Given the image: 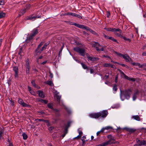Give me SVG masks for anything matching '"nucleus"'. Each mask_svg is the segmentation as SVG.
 <instances>
[{
  "mask_svg": "<svg viewBox=\"0 0 146 146\" xmlns=\"http://www.w3.org/2000/svg\"><path fill=\"white\" fill-rule=\"evenodd\" d=\"M132 118L137 121H140V118L138 115L132 116Z\"/></svg>",
  "mask_w": 146,
  "mask_h": 146,
  "instance_id": "20",
  "label": "nucleus"
},
{
  "mask_svg": "<svg viewBox=\"0 0 146 146\" xmlns=\"http://www.w3.org/2000/svg\"><path fill=\"white\" fill-rule=\"evenodd\" d=\"M78 132L79 133V135H79L80 137H81L83 133L79 129L78 130Z\"/></svg>",
  "mask_w": 146,
  "mask_h": 146,
  "instance_id": "45",
  "label": "nucleus"
},
{
  "mask_svg": "<svg viewBox=\"0 0 146 146\" xmlns=\"http://www.w3.org/2000/svg\"><path fill=\"white\" fill-rule=\"evenodd\" d=\"M3 133V131L2 130H0V139L1 138V137Z\"/></svg>",
  "mask_w": 146,
  "mask_h": 146,
  "instance_id": "48",
  "label": "nucleus"
},
{
  "mask_svg": "<svg viewBox=\"0 0 146 146\" xmlns=\"http://www.w3.org/2000/svg\"><path fill=\"white\" fill-rule=\"evenodd\" d=\"M13 70L15 72V74H14L15 78H18V69L17 67L16 66H14L13 68Z\"/></svg>",
  "mask_w": 146,
  "mask_h": 146,
  "instance_id": "12",
  "label": "nucleus"
},
{
  "mask_svg": "<svg viewBox=\"0 0 146 146\" xmlns=\"http://www.w3.org/2000/svg\"><path fill=\"white\" fill-rule=\"evenodd\" d=\"M74 25L75 26L81 29H83V28L84 27V25H80L76 23H75Z\"/></svg>",
  "mask_w": 146,
  "mask_h": 146,
  "instance_id": "27",
  "label": "nucleus"
},
{
  "mask_svg": "<svg viewBox=\"0 0 146 146\" xmlns=\"http://www.w3.org/2000/svg\"><path fill=\"white\" fill-rule=\"evenodd\" d=\"M40 17V16H33V15L30 16L28 17L27 19V20H30L31 21H33L35 20L36 18H39Z\"/></svg>",
  "mask_w": 146,
  "mask_h": 146,
  "instance_id": "13",
  "label": "nucleus"
},
{
  "mask_svg": "<svg viewBox=\"0 0 146 146\" xmlns=\"http://www.w3.org/2000/svg\"><path fill=\"white\" fill-rule=\"evenodd\" d=\"M74 17H78V18H80V19H81L82 18V17L80 15H77L76 14H75V16Z\"/></svg>",
  "mask_w": 146,
  "mask_h": 146,
  "instance_id": "46",
  "label": "nucleus"
},
{
  "mask_svg": "<svg viewBox=\"0 0 146 146\" xmlns=\"http://www.w3.org/2000/svg\"><path fill=\"white\" fill-rule=\"evenodd\" d=\"M28 88L29 90L30 91V92L31 93V88L30 86H28Z\"/></svg>",
  "mask_w": 146,
  "mask_h": 146,
  "instance_id": "61",
  "label": "nucleus"
},
{
  "mask_svg": "<svg viewBox=\"0 0 146 146\" xmlns=\"http://www.w3.org/2000/svg\"><path fill=\"white\" fill-rule=\"evenodd\" d=\"M48 44H47V43L45 44L39 50V51L37 52V55H38L42 51L45 50Z\"/></svg>",
  "mask_w": 146,
  "mask_h": 146,
  "instance_id": "11",
  "label": "nucleus"
},
{
  "mask_svg": "<svg viewBox=\"0 0 146 146\" xmlns=\"http://www.w3.org/2000/svg\"><path fill=\"white\" fill-rule=\"evenodd\" d=\"M86 138V137H85L83 136L81 139V140L83 141V142H84V141H86V140H85Z\"/></svg>",
  "mask_w": 146,
  "mask_h": 146,
  "instance_id": "50",
  "label": "nucleus"
},
{
  "mask_svg": "<svg viewBox=\"0 0 146 146\" xmlns=\"http://www.w3.org/2000/svg\"><path fill=\"white\" fill-rule=\"evenodd\" d=\"M132 89H129L122 91L120 90V96L121 98L122 95L123 94L127 99H129L130 97V95L132 93Z\"/></svg>",
  "mask_w": 146,
  "mask_h": 146,
  "instance_id": "1",
  "label": "nucleus"
},
{
  "mask_svg": "<svg viewBox=\"0 0 146 146\" xmlns=\"http://www.w3.org/2000/svg\"><path fill=\"white\" fill-rule=\"evenodd\" d=\"M22 136H23V139H26L27 138V135L25 133H24L22 134Z\"/></svg>",
  "mask_w": 146,
  "mask_h": 146,
  "instance_id": "35",
  "label": "nucleus"
},
{
  "mask_svg": "<svg viewBox=\"0 0 146 146\" xmlns=\"http://www.w3.org/2000/svg\"><path fill=\"white\" fill-rule=\"evenodd\" d=\"M53 129H54V127H50L49 128V130L50 131L52 130Z\"/></svg>",
  "mask_w": 146,
  "mask_h": 146,
  "instance_id": "62",
  "label": "nucleus"
},
{
  "mask_svg": "<svg viewBox=\"0 0 146 146\" xmlns=\"http://www.w3.org/2000/svg\"><path fill=\"white\" fill-rule=\"evenodd\" d=\"M31 83L32 84V85L34 86L36 88V85L35 83V81L33 80L31 82Z\"/></svg>",
  "mask_w": 146,
  "mask_h": 146,
  "instance_id": "42",
  "label": "nucleus"
},
{
  "mask_svg": "<svg viewBox=\"0 0 146 146\" xmlns=\"http://www.w3.org/2000/svg\"><path fill=\"white\" fill-rule=\"evenodd\" d=\"M55 95H56V98H57V101L59 103L60 100V99L61 97L59 96H58L57 95V94H55Z\"/></svg>",
  "mask_w": 146,
  "mask_h": 146,
  "instance_id": "37",
  "label": "nucleus"
},
{
  "mask_svg": "<svg viewBox=\"0 0 146 146\" xmlns=\"http://www.w3.org/2000/svg\"><path fill=\"white\" fill-rule=\"evenodd\" d=\"M30 67L29 66H27L26 68V72L27 74H29V72Z\"/></svg>",
  "mask_w": 146,
  "mask_h": 146,
  "instance_id": "36",
  "label": "nucleus"
},
{
  "mask_svg": "<svg viewBox=\"0 0 146 146\" xmlns=\"http://www.w3.org/2000/svg\"><path fill=\"white\" fill-rule=\"evenodd\" d=\"M80 64L82 65L83 68L84 69H87V70L88 71L89 69L87 66L86 64L83 63L82 62H80Z\"/></svg>",
  "mask_w": 146,
  "mask_h": 146,
  "instance_id": "25",
  "label": "nucleus"
},
{
  "mask_svg": "<svg viewBox=\"0 0 146 146\" xmlns=\"http://www.w3.org/2000/svg\"><path fill=\"white\" fill-rule=\"evenodd\" d=\"M136 142L137 144V145L141 146L145 145L146 146V141L143 140L141 141L139 139H137L136 140Z\"/></svg>",
  "mask_w": 146,
  "mask_h": 146,
  "instance_id": "6",
  "label": "nucleus"
},
{
  "mask_svg": "<svg viewBox=\"0 0 146 146\" xmlns=\"http://www.w3.org/2000/svg\"><path fill=\"white\" fill-rule=\"evenodd\" d=\"M100 113V117H102L104 118L107 115L108 112L106 110H104L101 112H99Z\"/></svg>",
  "mask_w": 146,
  "mask_h": 146,
  "instance_id": "7",
  "label": "nucleus"
},
{
  "mask_svg": "<svg viewBox=\"0 0 146 146\" xmlns=\"http://www.w3.org/2000/svg\"><path fill=\"white\" fill-rule=\"evenodd\" d=\"M90 72L91 74H92L94 72V70L92 68H90Z\"/></svg>",
  "mask_w": 146,
  "mask_h": 146,
  "instance_id": "58",
  "label": "nucleus"
},
{
  "mask_svg": "<svg viewBox=\"0 0 146 146\" xmlns=\"http://www.w3.org/2000/svg\"><path fill=\"white\" fill-rule=\"evenodd\" d=\"M11 80L10 78H9L7 80V83L8 84L9 86L11 84Z\"/></svg>",
  "mask_w": 146,
  "mask_h": 146,
  "instance_id": "40",
  "label": "nucleus"
},
{
  "mask_svg": "<svg viewBox=\"0 0 146 146\" xmlns=\"http://www.w3.org/2000/svg\"><path fill=\"white\" fill-rule=\"evenodd\" d=\"M96 43L97 44L96 46H97V47H98V48H100V47L102 48V47H103L104 48V47L103 46H102L101 45H100L98 42H97V43Z\"/></svg>",
  "mask_w": 146,
  "mask_h": 146,
  "instance_id": "47",
  "label": "nucleus"
},
{
  "mask_svg": "<svg viewBox=\"0 0 146 146\" xmlns=\"http://www.w3.org/2000/svg\"><path fill=\"white\" fill-rule=\"evenodd\" d=\"M19 103L23 107H27L28 105L27 104L24 103L23 100L21 98H19L18 100Z\"/></svg>",
  "mask_w": 146,
  "mask_h": 146,
  "instance_id": "10",
  "label": "nucleus"
},
{
  "mask_svg": "<svg viewBox=\"0 0 146 146\" xmlns=\"http://www.w3.org/2000/svg\"><path fill=\"white\" fill-rule=\"evenodd\" d=\"M97 42H94L92 44V45L93 47H95L96 48V50L98 51H103L104 50V48L103 47H102L100 48H98L97 47V44L96 43H97Z\"/></svg>",
  "mask_w": 146,
  "mask_h": 146,
  "instance_id": "9",
  "label": "nucleus"
},
{
  "mask_svg": "<svg viewBox=\"0 0 146 146\" xmlns=\"http://www.w3.org/2000/svg\"><path fill=\"white\" fill-rule=\"evenodd\" d=\"M4 1L2 0L0 1V5H3L4 4Z\"/></svg>",
  "mask_w": 146,
  "mask_h": 146,
  "instance_id": "55",
  "label": "nucleus"
},
{
  "mask_svg": "<svg viewBox=\"0 0 146 146\" xmlns=\"http://www.w3.org/2000/svg\"><path fill=\"white\" fill-rule=\"evenodd\" d=\"M105 29L107 31L112 32L113 28H106Z\"/></svg>",
  "mask_w": 146,
  "mask_h": 146,
  "instance_id": "49",
  "label": "nucleus"
},
{
  "mask_svg": "<svg viewBox=\"0 0 146 146\" xmlns=\"http://www.w3.org/2000/svg\"><path fill=\"white\" fill-rule=\"evenodd\" d=\"M48 107L49 108L53 109V104L51 103H49L48 104Z\"/></svg>",
  "mask_w": 146,
  "mask_h": 146,
  "instance_id": "34",
  "label": "nucleus"
},
{
  "mask_svg": "<svg viewBox=\"0 0 146 146\" xmlns=\"http://www.w3.org/2000/svg\"><path fill=\"white\" fill-rule=\"evenodd\" d=\"M132 64L134 66H138L139 68H142L144 66L143 65H141L138 63H132Z\"/></svg>",
  "mask_w": 146,
  "mask_h": 146,
  "instance_id": "28",
  "label": "nucleus"
},
{
  "mask_svg": "<svg viewBox=\"0 0 146 146\" xmlns=\"http://www.w3.org/2000/svg\"><path fill=\"white\" fill-rule=\"evenodd\" d=\"M80 137L79 135H78L77 137H75L74 138V139H79L80 138Z\"/></svg>",
  "mask_w": 146,
  "mask_h": 146,
  "instance_id": "63",
  "label": "nucleus"
},
{
  "mask_svg": "<svg viewBox=\"0 0 146 146\" xmlns=\"http://www.w3.org/2000/svg\"><path fill=\"white\" fill-rule=\"evenodd\" d=\"M104 36L107 39H111L114 42H117L116 40L113 37H110L108 36H106L105 34H104Z\"/></svg>",
  "mask_w": 146,
  "mask_h": 146,
  "instance_id": "16",
  "label": "nucleus"
},
{
  "mask_svg": "<svg viewBox=\"0 0 146 146\" xmlns=\"http://www.w3.org/2000/svg\"><path fill=\"white\" fill-rule=\"evenodd\" d=\"M113 127H112L110 126H106L104 127L102 129V131H103V132L106 129V130H109V129H112Z\"/></svg>",
  "mask_w": 146,
  "mask_h": 146,
  "instance_id": "21",
  "label": "nucleus"
},
{
  "mask_svg": "<svg viewBox=\"0 0 146 146\" xmlns=\"http://www.w3.org/2000/svg\"><path fill=\"white\" fill-rule=\"evenodd\" d=\"M103 132V131H102V129H101L100 131H98V132H97V133H96L97 135L98 136L99 135V134L101 132Z\"/></svg>",
  "mask_w": 146,
  "mask_h": 146,
  "instance_id": "54",
  "label": "nucleus"
},
{
  "mask_svg": "<svg viewBox=\"0 0 146 146\" xmlns=\"http://www.w3.org/2000/svg\"><path fill=\"white\" fill-rule=\"evenodd\" d=\"M122 74H123V76H124V78L126 79H127L128 80H129V81H135V79H134V78H131L129 77H128V76H126V75H125L123 72H122Z\"/></svg>",
  "mask_w": 146,
  "mask_h": 146,
  "instance_id": "14",
  "label": "nucleus"
},
{
  "mask_svg": "<svg viewBox=\"0 0 146 146\" xmlns=\"http://www.w3.org/2000/svg\"><path fill=\"white\" fill-rule=\"evenodd\" d=\"M142 55L146 56V52H143L142 54Z\"/></svg>",
  "mask_w": 146,
  "mask_h": 146,
  "instance_id": "64",
  "label": "nucleus"
},
{
  "mask_svg": "<svg viewBox=\"0 0 146 146\" xmlns=\"http://www.w3.org/2000/svg\"><path fill=\"white\" fill-rule=\"evenodd\" d=\"M44 43V42H41L40 44L37 47V48L36 49V50H35V52L36 54L37 55V52H38V51H39V48Z\"/></svg>",
  "mask_w": 146,
  "mask_h": 146,
  "instance_id": "17",
  "label": "nucleus"
},
{
  "mask_svg": "<svg viewBox=\"0 0 146 146\" xmlns=\"http://www.w3.org/2000/svg\"><path fill=\"white\" fill-rule=\"evenodd\" d=\"M124 129L126 130L127 131L131 133L134 132L136 131V129H134L130 128L125 127Z\"/></svg>",
  "mask_w": 146,
  "mask_h": 146,
  "instance_id": "15",
  "label": "nucleus"
},
{
  "mask_svg": "<svg viewBox=\"0 0 146 146\" xmlns=\"http://www.w3.org/2000/svg\"><path fill=\"white\" fill-rule=\"evenodd\" d=\"M72 122L71 121H69L67 123V125H66L65 127H68V128L69 127H70V124L72 123Z\"/></svg>",
  "mask_w": 146,
  "mask_h": 146,
  "instance_id": "38",
  "label": "nucleus"
},
{
  "mask_svg": "<svg viewBox=\"0 0 146 146\" xmlns=\"http://www.w3.org/2000/svg\"><path fill=\"white\" fill-rule=\"evenodd\" d=\"M118 32L119 33H122V31L119 29L113 28L112 32Z\"/></svg>",
  "mask_w": 146,
  "mask_h": 146,
  "instance_id": "24",
  "label": "nucleus"
},
{
  "mask_svg": "<svg viewBox=\"0 0 146 146\" xmlns=\"http://www.w3.org/2000/svg\"><path fill=\"white\" fill-rule=\"evenodd\" d=\"M103 66L106 67H111L112 68H114L113 65L110 63H105L104 64Z\"/></svg>",
  "mask_w": 146,
  "mask_h": 146,
  "instance_id": "22",
  "label": "nucleus"
},
{
  "mask_svg": "<svg viewBox=\"0 0 146 146\" xmlns=\"http://www.w3.org/2000/svg\"><path fill=\"white\" fill-rule=\"evenodd\" d=\"M43 100L41 99V98H39L38 99V101L39 102H41L42 103H43Z\"/></svg>",
  "mask_w": 146,
  "mask_h": 146,
  "instance_id": "60",
  "label": "nucleus"
},
{
  "mask_svg": "<svg viewBox=\"0 0 146 146\" xmlns=\"http://www.w3.org/2000/svg\"><path fill=\"white\" fill-rule=\"evenodd\" d=\"M26 11V9H24L21 10L19 12V15L20 16L23 15L24 13H25Z\"/></svg>",
  "mask_w": 146,
  "mask_h": 146,
  "instance_id": "18",
  "label": "nucleus"
},
{
  "mask_svg": "<svg viewBox=\"0 0 146 146\" xmlns=\"http://www.w3.org/2000/svg\"><path fill=\"white\" fill-rule=\"evenodd\" d=\"M86 56L87 58L90 60L94 62L95 61H98L99 60V58L98 57L90 56L89 54H86Z\"/></svg>",
  "mask_w": 146,
  "mask_h": 146,
  "instance_id": "5",
  "label": "nucleus"
},
{
  "mask_svg": "<svg viewBox=\"0 0 146 146\" xmlns=\"http://www.w3.org/2000/svg\"><path fill=\"white\" fill-rule=\"evenodd\" d=\"M75 13H70V12H68L67 13L65 14L64 15H71L73 17H74L75 15Z\"/></svg>",
  "mask_w": 146,
  "mask_h": 146,
  "instance_id": "31",
  "label": "nucleus"
},
{
  "mask_svg": "<svg viewBox=\"0 0 146 146\" xmlns=\"http://www.w3.org/2000/svg\"><path fill=\"white\" fill-rule=\"evenodd\" d=\"M31 7V5H26V6H25V9H26V11L27 10H28Z\"/></svg>",
  "mask_w": 146,
  "mask_h": 146,
  "instance_id": "43",
  "label": "nucleus"
},
{
  "mask_svg": "<svg viewBox=\"0 0 146 146\" xmlns=\"http://www.w3.org/2000/svg\"><path fill=\"white\" fill-rule=\"evenodd\" d=\"M110 15V14L109 11H107V17L108 18L109 17Z\"/></svg>",
  "mask_w": 146,
  "mask_h": 146,
  "instance_id": "53",
  "label": "nucleus"
},
{
  "mask_svg": "<svg viewBox=\"0 0 146 146\" xmlns=\"http://www.w3.org/2000/svg\"><path fill=\"white\" fill-rule=\"evenodd\" d=\"M115 53L118 56L123 57L127 62H129L131 60V58L127 54L123 55L117 52H115Z\"/></svg>",
  "mask_w": 146,
  "mask_h": 146,
  "instance_id": "4",
  "label": "nucleus"
},
{
  "mask_svg": "<svg viewBox=\"0 0 146 146\" xmlns=\"http://www.w3.org/2000/svg\"><path fill=\"white\" fill-rule=\"evenodd\" d=\"M91 33L93 34H94V35H98V34L95 32L94 31H93V30L92 31V32H91Z\"/></svg>",
  "mask_w": 146,
  "mask_h": 146,
  "instance_id": "59",
  "label": "nucleus"
},
{
  "mask_svg": "<svg viewBox=\"0 0 146 146\" xmlns=\"http://www.w3.org/2000/svg\"><path fill=\"white\" fill-rule=\"evenodd\" d=\"M52 110L54 111V112L56 113L57 116H59L60 115V114L59 113V110L56 109H53Z\"/></svg>",
  "mask_w": 146,
  "mask_h": 146,
  "instance_id": "26",
  "label": "nucleus"
},
{
  "mask_svg": "<svg viewBox=\"0 0 146 146\" xmlns=\"http://www.w3.org/2000/svg\"><path fill=\"white\" fill-rule=\"evenodd\" d=\"M136 97H137V96L133 94V101L135 100L136 98Z\"/></svg>",
  "mask_w": 146,
  "mask_h": 146,
  "instance_id": "52",
  "label": "nucleus"
},
{
  "mask_svg": "<svg viewBox=\"0 0 146 146\" xmlns=\"http://www.w3.org/2000/svg\"><path fill=\"white\" fill-rule=\"evenodd\" d=\"M117 85L115 84H114L113 88V90H114L115 92H116V91L117 90Z\"/></svg>",
  "mask_w": 146,
  "mask_h": 146,
  "instance_id": "33",
  "label": "nucleus"
},
{
  "mask_svg": "<svg viewBox=\"0 0 146 146\" xmlns=\"http://www.w3.org/2000/svg\"><path fill=\"white\" fill-rule=\"evenodd\" d=\"M34 36L31 33L28 37H27V40H31Z\"/></svg>",
  "mask_w": 146,
  "mask_h": 146,
  "instance_id": "29",
  "label": "nucleus"
},
{
  "mask_svg": "<svg viewBox=\"0 0 146 146\" xmlns=\"http://www.w3.org/2000/svg\"><path fill=\"white\" fill-rule=\"evenodd\" d=\"M123 39L125 40L126 41H127L129 42H131V40L129 38H127L126 37H124V36H123Z\"/></svg>",
  "mask_w": 146,
  "mask_h": 146,
  "instance_id": "39",
  "label": "nucleus"
},
{
  "mask_svg": "<svg viewBox=\"0 0 146 146\" xmlns=\"http://www.w3.org/2000/svg\"><path fill=\"white\" fill-rule=\"evenodd\" d=\"M64 106L65 109L67 111V112L70 113V110L69 108L66 106Z\"/></svg>",
  "mask_w": 146,
  "mask_h": 146,
  "instance_id": "41",
  "label": "nucleus"
},
{
  "mask_svg": "<svg viewBox=\"0 0 146 146\" xmlns=\"http://www.w3.org/2000/svg\"><path fill=\"white\" fill-rule=\"evenodd\" d=\"M108 137L109 139V140L108 141L103 143L97 146H106L108 144H113L114 143L113 142L111 141H115V139L114 137L112 136L111 135H108Z\"/></svg>",
  "mask_w": 146,
  "mask_h": 146,
  "instance_id": "2",
  "label": "nucleus"
},
{
  "mask_svg": "<svg viewBox=\"0 0 146 146\" xmlns=\"http://www.w3.org/2000/svg\"><path fill=\"white\" fill-rule=\"evenodd\" d=\"M5 16V13L2 12L0 13V19L3 18Z\"/></svg>",
  "mask_w": 146,
  "mask_h": 146,
  "instance_id": "30",
  "label": "nucleus"
},
{
  "mask_svg": "<svg viewBox=\"0 0 146 146\" xmlns=\"http://www.w3.org/2000/svg\"><path fill=\"white\" fill-rule=\"evenodd\" d=\"M63 46L61 48V49H60V50L59 52V56H60V54L61 53V52H62V50L63 49Z\"/></svg>",
  "mask_w": 146,
  "mask_h": 146,
  "instance_id": "51",
  "label": "nucleus"
},
{
  "mask_svg": "<svg viewBox=\"0 0 146 146\" xmlns=\"http://www.w3.org/2000/svg\"><path fill=\"white\" fill-rule=\"evenodd\" d=\"M100 113L99 112L95 113H92L89 114V116L90 117L95 118L96 119L100 117Z\"/></svg>",
  "mask_w": 146,
  "mask_h": 146,
  "instance_id": "8",
  "label": "nucleus"
},
{
  "mask_svg": "<svg viewBox=\"0 0 146 146\" xmlns=\"http://www.w3.org/2000/svg\"><path fill=\"white\" fill-rule=\"evenodd\" d=\"M74 50L79 53L81 56H84L86 54L85 50L83 48L76 47L73 48Z\"/></svg>",
  "mask_w": 146,
  "mask_h": 146,
  "instance_id": "3",
  "label": "nucleus"
},
{
  "mask_svg": "<svg viewBox=\"0 0 146 146\" xmlns=\"http://www.w3.org/2000/svg\"><path fill=\"white\" fill-rule=\"evenodd\" d=\"M46 83L51 86H53V84L52 81H48Z\"/></svg>",
  "mask_w": 146,
  "mask_h": 146,
  "instance_id": "32",
  "label": "nucleus"
},
{
  "mask_svg": "<svg viewBox=\"0 0 146 146\" xmlns=\"http://www.w3.org/2000/svg\"><path fill=\"white\" fill-rule=\"evenodd\" d=\"M139 93V91L137 90L134 93V95H137Z\"/></svg>",
  "mask_w": 146,
  "mask_h": 146,
  "instance_id": "56",
  "label": "nucleus"
},
{
  "mask_svg": "<svg viewBox=\"0 0 146 146\" xmlns=\"http://www.w3.org/2000/svg\"><path fill=\"white\" fill-rule=\"evenodd\" d=\"M38 33V30L36 29H34L31 31V34L34 36H35V35Z\"/></svg>",
  "mask_w": 146,
  "mask_h": 146,
  "instance_id": "19",
  "label": "nucleus"
},
{
  "mask_svg": "<svg viewBox=\"0 0 146 146\" xmlns=\"http://www.w3.org/2000/svg\"><path fill=\"white\" fill-rule=\"evenodd\" d=\"M38 92V96L39 97L42 98H44V93L43 92L39 91Z\"/></svg>",
  "mask_w": 146,
  "mask_h": 146,
  "instance_id": "23",
  "label": "nucleus"
},
{
  "mask_svg": "<svg viewBox=\"0 0 146 146\" xmlns=\"http://www.w3.org/2000/svg\"><path fill=\"white\" fill-rule=\"evenodd\" d=\"M89 28L88 27H86V26H84V27L83 28V29H84L86 30V31H88V30H89Z\"/></svg>",
  "mask_w": 146,
  "mask_h": 146,
  "instance_id": "57",
  "label": "nucleus"
},
{
  "mask_svg": "<svg viewBox=\"0 0 146 146\" xmlns=\"http://www.w3.org/2000/svg\"><path fill=\"white\" fill-rule=\"evenodd\" d=\"M68 127H65L64 130V133L67 134L68 132Z\"/></svg>",
  "mask_w": 146,
  "mask_h": 146,
  "instance_id": "44",
  "label": "nucleus"
}]
</instances>
